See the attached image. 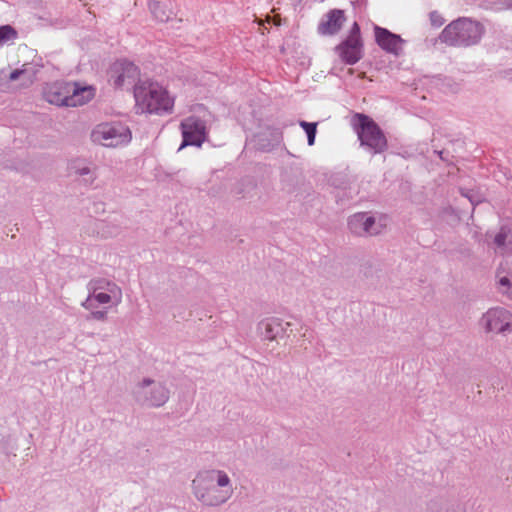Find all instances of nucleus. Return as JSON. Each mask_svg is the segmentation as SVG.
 <instances>
[{"label":"nucleus","mask_w":512,"mask_h":512,"mask_svg":"<svg viewBox=\"0 0 512 512\" xmlns=\"http://www.w3.org/2000/svg\"><path fill=\"white\" fill-rule=\"evenodd\" d=\"M192 491L195 498L208 507L223 505L234 492L229 475L220 469L199 472L192 481Z\"/></svg>","instance_id":"nucleus-1"},{"label":"nucleus","mask_w":512,"mask_h":512,"mask_svg":"<svg viewBox=\"0 0 512 512\" xmlns=\"http://www.w3.org/2000/svg\"><path fill=\"white\" fill-rule=\"evenodd\" d=\"M88 296L81 306L90 311L88 319L106 321L108 311L122 301V289L113 281L97 278L88 283Z\"/></svg>","instance_id":"nucleus-2"},{"label":"nucleus","mask_w":512,"mask_h":512,"mask_svg":"<svg viewBox=\"0 0 512 512\" xmlns=\"http://www.w3.org/2000/svg\"><path fill=\"white\" fill-rule=\"evenodd\" d=\"M43 98L58 107H77L91 101L95 88L78 82L55 81L47 83L42 90Z\"/></svg>","instance_id":"nucleus-3"},{"label":"nucleus","mask_w":512,"mask_h":512,"mask_svg":"<svg viewBox=\"0 0 512 512\" xmlns=\"http://www.w3.org/2000/svg\"><path fill=\"white\" fill-rule=\"evenodd\" d=\"M136 108L141 113L165 114L172 113L174 97L157 82L149 79L138 81L134 87Z\"/></svg>","instance_id":"nucleus-4"},{"label":"nucleus","mask_w":512,"mask_h":512,"mask_svg":"<svg viewBox=\"0 0 512 512\" xmlns=\"http://www.w3.org/2000/svg\"><path fill=\"white\" fill-rule=\"evenodd\" d=\"M484 33V27L469 18H458L448 24L440 34V40L450 46L468 47L477 44Z\"/></svg>","instance_id":"nucleus-5"},{"label":"nucleus","mask_w":512,"mask_h":512,"mask_svg":"<svg viewBox=\"0 0 512 512\" xmlns=\"http://www.w3.org/2000/svg\"><path fill=\"white\" fill-rule=\"evenodd\" d=\"M352 125L362 147L372 154H381L387 150L388 140L384 132L369 116L356 113Z\"/></svg>","instance_id":"nucleus-6"},{"label":"nucleus","mask_w":512,"mask_h":512,"mask_svg":"<svg viewBox=\"0 0 512 512\" xmlns=\"http://www.w3.org/2000/svg\"><path fill=\"white\" fill-rule=\"evenodd\" d=\"M90 139L94 144L117 148L129 144L132 133L129 127L120 121L102 122L93 127Z\"/></svg>","instance_id":"nucleus-7"},{"label":"nucleus","mask_w":512,"mask_h":512,"mask_svg":"<svg viewBox=\"0 0 512 512\" xmlns=\"http://www.w3.org/2000/svg\"><path fill=\"white\" fill-rule=\"evenodd\" d=\"M135 400L148 407L158 408L163 406L170 397L169 390L161 382L150 378H144L133 390Z\"/></svg>","instance_id":"nucleus-8"},{"label":"nucleus","mask_w":512,"mask_h":512,"mask_svg":"<svg viewBox=\"0 0 512 512\" xmlns=\"http://www.w3.org/2000/svg\"><path fill=\"white\" fill-rule=\"evenodd\" d=\"M335 51L341 61L347 65H354L363 57V42L360 35V27L354 22L349 35L335 47Z\"/></svg>","instance_id":"nucleus-9"},{"label":"nucleus","mask_w":512,"mask_h":512,"mask_svg":"<svg viewBox=\"0 0 512 512\" xmlns=\"http://www.w3.org/2000/svg\"><path fill=\"white\" fill-rule=\"evenodd\" d=\"M486 333L506 334L512 331V312L503 307L488 309L479 320Z\"/></svg>","instance_id":"nucleus-10"},{"label":"nucleus","mask_w":512,"mask_h":512,"mask_svg":"<svg viewBox=\"0 0 512 512\" xmlns=\"http://www.w3.org/2000/svg\"><path fill=\"white\" fill-rule=\"evenodd\" d=\"M347 227L351 234L357 237H372L379 235L384 225L369 212H357L348 217Z\"/></svg>","instance_id":"nucleus-11"},{"label":"nucleus","mask_w":512,"mask_h":512,"mask_svg":"<svg viewBox=\"0 0 512 512\" xmlns=\"http://www.w3.org/2000/svg\"><path fill=\"white\" fill-rule=\"evenodd\" d=\"M115 88L134 86L140 79V70L132 62L118 61L110 70L109 79Z\"/></svg>","instance_id":"nucleus-12"},{"label":"nucleus","mask_w":512,"mask_h":512,"mask_svg":"<svg viewBox=\"0 0 512 512\" xmlns=\"http://www.w3.org/2000/svg\"><path fill=\"white\" fill-rule=\"evenodd\" d=\"M180 127L183 137L180 149L189 145L200 147L206 140V125L202 119L195 116L187 117L181 122Z\"/></svg>","instance_id":"nucleus-13"},{"label":"nucleus","mask_w":512,"mask_h":512,"mask_svg":"<svg viewBox=\"0 0 512 512\" xmlns=\"http://www.w3.org/2000/svg\"><path fill=\"white\" fill-rule=\"evenodd\" d=\"M289 327V322L278 317H268L258 323L257 332L263 340L274 341L284 337Z\"/></svg>","instance_id":"nucleus-14"},{"label":"nucleus","mask_w":512,"mask_h":512,"mask_svg":"<svg viewBox=\"0 0 512 512\" xmlns=\"http://www.w3.org/2000/svg\"><path fill=\"white\" fill-rule=\"evenodd\" d=\"M345 22V11L341 9H332L320 20L317 26V32L323 36L336 35L342 29Z\"/></svg>","instance_id":"nucleus-15"},{"label":"nucleus","mask_w":512,"mask_h":512,"mask_svg":"<svg viewBox=\"0 0 512 512\" xmlns=\"http://www.w3.org/2000/svg\"><path fill=\"white\" fill-rule=\"evenodd\" d=\"M374 34L376 43L383 50L394 55L400 54L404 40L399 35L379 26L374 27Z\"/></svg>","instance_id":"nucleus-16"},{"label":"nucleus","mask_w":512,"mask_h":512,"mask_svg":"<svg viewBox=\"0 0 512 512\" xmlns=\"http://www.w3.org/2000/svg\"><path fill=\"white\" fill-rule=\"evenodd\" d=\"M493 243L497 253L512 254V226H502L495 235Z\"/></svg>","instance_id":"nucleus-17"},{"label":"nucleus","mask_w":512,"mask_h":512,"mask_svg":"<svg viewBox=\"0 0 512 512\" xmlns=\"http://www.w3.org/2000/svg\"><path fill=\"white\" fill-rule=\"evenodd\" d=\"M7 78L10 82L19 81L20 87H28L36 79V70L30 64H23L21 68L10 72Z\"/></svg>","instance_id":"nucleus-18"},{"label":"nucleus","mask_w":512,"mask_h":512,"mask_svg":"<svg viewBox=\"0 0 512 512\" xmlns=\"http://www.w3.org/2000/svg\"><path fill=\"white\" fill-rule=\"evenodd\" d=\"M496 277L498 290L512 299V268L509 271H506L504 266L501 265Z\"/></svg>","instance_id":"nucleus-19"},{"label":"nucleus","mask_w":512,"mask_h":512,"mask_svg":"<svg viewBox=\"0 0 512 512\" xmlns=\"http://www.w3.org/2000/svg\"><path fill=\"white\" fill-rule=\"evenodd\" d=\"M70 170L71 173L77 176H88V178H85L84 180L89 184L93 183L96 179L95 169H92L87 163H85L82 160L73 161L70 165Z\"/></svg>","instance_id":"nucleus-20"},{"label":"nucleus","mask_w":512,"mask_h":512,"mask_svg":"<svg viewBox=\"0 0 512 512\" xmlns=\"http://www.w3.org/2000/svg\"><path fill=\"white\" fill-rule=\"evenodd\" d=\"M149 10L158 22H167L171 18L172 12L167 9L166 4L161 1H150Z\"/></svg>","instance_id":"nucleus-21"},{"label":"nucleus","mask_w":512,"mask_h":512,"mask_svg":"<svg viewBox=\"0 0 512 512\" xmlns=\"http://www.w3.org/2000/svg\"><path fill=\"white\" fill-rule=\"evenodd\" d=\"M17 38V31L10 25L0 26V48Z\"/></svg>","instance_id":"nucleus-22"},{"label":"nucleus","mask_w":512,"mask_h":512,"mask_svg":"<svg viewBox=\"0 0 512 512\" xmlns=\"http://www.w3.org/2000/svg\"><path fill=\"white\" fill-rule=\"evenodd\" d=\"M299 125L307 134L308 145L312 146L315 143V136L317 132V123L300 121Z\"/></svg>","instance_id":"nucleus-23"},{"label":"nucleus","mask_w":512,"mask_h":512,"mask_svg":"<svg viewBox=\"0 0 512 512\" xmlns=\"http://www.w3.org/2000/svg\"><path fill=\"white\" fill-rule=\"evenodd\" d=\"M429 16H430L431 24L433 26L440 27L444 24V18L437 11H432Z\"/></svg>","instance_id":"nucleus-24"},{"label":"nucleus","mask_w":512,"mask_h":512,"mask_svg":"<svg viewBox=\"0 0 512 512\" xmlns=\"http://www.w3.org/2000/svg\"><path fill=\"white\" fill-rule=\"evenodd\" d=\"M281 137V133L279 131H275V138L276 140H279Z\"/></svg>","instance_id":"nucleus-25"},{"label":"nucleus","mask_w":512,"mask_h":512,"mask_svg":"<svg viewBox=\"0 0 512 512\" xmlns=\"http://www.w3.org/2000/svg\"><path fill=\"white\" fill-rule=\"evenodd\" d=\"M445 512H448V511H445Z\"/></svg>","instance_id":"nucleus-26"}]
</instances>
